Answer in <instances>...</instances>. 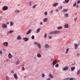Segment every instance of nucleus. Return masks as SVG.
Listing matches in <instances>:
<instances>
[{
    "label": "nucleus",
    "instance_id": "4d7b16f0",
    "mask_svg": "<svg viewBox=\"0 0 80 80\" xmlns=\"http://www.w3.org/2000/svg\"><path fill=\"white\" fill-rule=\"evenodd\" d=\"M40 24L41 25H42V22H40Z\"/></svg>",
    "mask_w": 80,
    "mask_h": 80
},
{
    "label": "nucleus",
    "instance_id": "09e8293b",
    "mask_svg": "<svg viewBox=\"0 0 80 80\" xmlns=\"http://www.w3.org/2000/svg\"><path fill=\"white\" fill-rule=\"evenodd\" d=\"M11 73H14V71H12L11 72Z\"/></svg>",
    "mask_w": 80,
    "mask_h": 80
},
{
    "label": "nucleus",
    "instance_id": "5fc2aeb1",
    "mask_svg": "<svg viewBox=\"0 0 80 80\" xmlns=\"http://www.w3.org/2000/svg\"><path fill=\"white\" fill-rule=\"evenodd\" d=\"M51 61L52 62V61H53V59H51Z\"/></svg>",
    "mask_w": 80,
    "mask_h": 80
},
{
    "label": "nucleus",
    "instance_id": "052dcab7",
    "mask_svg": "<svg viewBox=\"0 0 80 80\" xmlns=\"http://www.w3.org/2000/svg\"><path fill=\"white\" fill-rule=\"evenodd\" d=\"M63 80H66V79H64Z\"/></svg>",
    "mask_w": 80,
    "mask_h": 80
},
{
    "label": "nucleus",
    "instance_id": "a19ab883",
    "mask_svg": "<svg viewBox=\"0 0 80 80\" xmlns=\"http://www.w3.org/2000/svg\"><path fill=\"white\" fill-rule=\"evenodd\" d=\"M52 37L49 36L48 37V38H49V39H51Z\"/></svg>",
    "mask_w": 80,
    "mask_h": 80
},
{
    "label": "nucleus",
    "instance_id": "13d9d810",
    "mask_svg": "<svg viewBox=\"0 0 80 80\" xmlns=\"http://www.w3.org/2000/svg\"><path fill=\"white\" fill-rule=\"evenodd\" d=\"M55 11H56V12H58V10L56 9Z\"/></svg>",
    "mask_w": 80,
    "mask_h": 80
},
{
    "label": "nucleus",
    "instance_id": "603ef678",
    "mask_svg": "<svg viewBox=\"0 0 80 80\" xmlns=\"http://www.w3.org/2000/svg\"><path fill=\"white\" fill-rule=\"evenodd\" d=\"M66 2H65V1H64L63 2V3H65Z\"/></svg>",
    "mask_w": 80,
    "mask_h": 80
},
{
    "label": "nucleus",
    "instance_id": "c03bdc74",
    "mask_svg": "<svg viewBox=\"0 0 80 80\" xmlns=\"http://www.w3.org/2000/svg\"><path fill=\"white\" fill-rule=\"evenodd\" d=\"M36 7V6L35 5L33 6L32 7L33 8H35Z\"/></svg>",
    "mask_w": 80,
    "mask_h": 80
},
{
    "label": "nucleus",
    "instance_id": "6e6552de",
    "mask_svg": "<svg viewBox=\"0 0 80 80\" xmlns=\"http://www.w3.org/2000/svg\"><path fill=\"white\" fill-rule=\"evenodd\" d=\"M68 69V67H64L63 69V71H65L66 70H67Z\"/></svg>",
    "mask_w": 80,
    "mask_h": 80
},
{
    "label": "nucleus",
    "instance_id": "b1692460",
    "mask_svg": "<svg viewBox=\"0 0 80 80\" xmlns=\"http://www.w3.org/2000/svg\"><path fill=\"white\" fill-rule=\"evenodd\" d=\"M68 11V9H65L62 10V12H67Z\"/></svg>",
    "mask_w": 80,
    "mask_h": 80
},
{
    "label": "nucleus",
    "instance_id": "aec40b11",
    "mask_svg": "<svg viewBox=\"0 0 80 80\" xmlns=\"http://www.w3.org/2000/svg\"><path fill=\"white\" fill-rule=\"evenodd\" d=\"M64 17H66V18H67V17H68V13L65 14V15H64Z\"/></svg>",
    "mask_w": 80,
    "mask_h": 80
},
{
    "label": "nucleus",
    "instance_id": "37998d69",
    "mask_svg": "<svg viewBox=\"0 0 80 80\" xmlns=\"http://www.w3.org/2000/svg\"><path fill=\"white\" fill-rule=\"evenodd\" d=\"M77 18H76L74 19V21L75 22H76V21H77Z\"/></svg>",
    "mask_w": 80,
    "mask_h": 80
},
{
    "label": "nucleus",
    "instance_id": "c85d7f7f",
    "mask_svg": "<svg viewBox=\"0 0 80 80\" xmlns=\"http://www.w3.org/2000/svg\"><path fill=\"white\" fill-rule=\"evenodd\" d=\"M20 63V61H18L16 62V65H18V64H19V63Z\"/></svg>",
    "mask_w": 80,
    "mask_h": 80
},
{
    "label": "nucleus",
    "instance_id": "a211bd4d",
    "mask_svg": "<svg viewBox=\"0 0 80 80\" xmlns=\"http://www.w3.org/2000/svg\"><path fill=\"white\" fill-rule=\"evenodd\" d=\"M37 56L38 58H40V57H41V54H40L39 53H38L37 54Z\"/></svg>",
    "mask_w": 80,
    "mask_h": 80
},
{
    "label": "nucleus",
    "instance_id": "0eeeda50",
    "mask_svg": "<svg viewBox=\"0 0 80 80\" xmlns=\"http://www.w3.org/2000/svg\"><path fill=\"white\" fill-rule=\"evenodd\" d=\"M8 45V43L7 42H5L3 43V45H4V46H6V47H7Z\"/></svg>",
    "mask_w": 80,
    "mask_h": 80
},
{
    "label": "nucleus",
    "instance_id": "39448f33",
    "mask_svg": "<svg viewBox=\"0 0 80 80\" xmlns=\"http://www.w3.org/2000/svg\"><path fill=\"white\" fill-rule=\"evenodd\" d=\"M2 27L4 28H7V26L5 24H3L2 25Z\"/></svg>",
    "mask_w": 80,
    "mask_h": 80
},
{
    "label": "nucleus",
    "instance_id": "c9c22d12",
    "mask_svg": "<svg viewBox=\"0 0 80 80\" xmlns=\"http://www.w3.org/2000/svg\"><path fill=\"white\" fill-rule=\"evenodd\" d=\"M56 67H58V64H57L55 65Z\"/></svg>",
    "mask_w": 80,
    "mask_h": 80
},
{
    "label": "nucleus",
    "instance_id": "5701e85b",
    "mask_svg": "<svg viewBox=\"0 0 80 80\" xmlns=\"http://www.w3.org/2000/svg\"><path fill=\"white\" fill-rule=\"evenodd\" d=\"M8 57L9 58H11L12 57V55L10 53H9L8 55Z\"/></svg>",
    "mask_w": 80,
    "mask_h": 80
},
{
    "label": "nucleus",
    "instance_id": "bf43d9fd",
    "mask_svg": "<svg viewBox=\"0 0 80 80\" xmlns=\"http://www.w3.org/2000/svg\"><path fill=\"white\" fill-rule=\"evenodd\" d=\"M6 24H7V25H8V24H9V23L8 22V23H6Z\"/></svg>",
    "mask_w": 80,
    "mask_h": 80
},
{
    "label": "nucleus",
    "instance_id": "338daca9",
    "mask_svg": "<svg viewBox=\"0 0 80 80\" xmlns=\"http://www.w3.org/2000/svg\"><path fill=\"white\" fill-rule=\"evenodd\" d=\"M3 50H5V49H3Z\"/></svg>",
    "mask_w": 80,
    "mask_h": 80
},
{
    "label": "nucleus",
    "instance_id": "a18cd8bd",
    "mask_svg": "<svg viewBox=\"0 0 80 80\" xmlns=\"http://www.w3.org/2000/svg\"><path fill=\"white\" fill-rule=\"evenodd\" d=\"M22 70H23V71H24V70H25V68H22Z\"/></svg>",
    "mask_w": 80,
    "mask_h": 80
},
{
    "label": "nucleus",
    "instance_id": "7ed1b4c3",
    "mask_svg": "<svg viewBox=\"0 0 80 80\" xmlns=\"http://www.w3.org/2000/svg\"><path fill=\"white\" fill-rule=\"evenodd\" d=\"M13 76L15 79H16V80L18 79V76H17V75L16 73H14L13 74Z\"/></svg>",
    "mask_w": 80,
    "mask_h": 80
},
{
    "label": "nucleus",
    "instance_id": "473e14b6",
    "mask_svg": "<svg viewBox=\"0 0 80 80\" xmlns=\"http://www.w3.org/2000/svg\"><path fill=\"white\" fill-rule=\"evenodd\" d=\"M6 80H9V78L8 76H7L6 77Z\"/></svg>",
    "mask_w": 80,
    "mask_h": 80
},
{
    "label": "nucleus",
    "instance_id": "58836bf2",
    "mask_svg": "<svg viewBox=\"0 0 80 80\" xmlns=\"http://www.w3.org/2000/svg\"><path fill=\"white\" fill-rule=\"evenodd\" d=\"M47 34L45 33V34L44 36V38H46V37H47Z\"/></svg>",
    "mask_w": 80,
    "mask_h": 80
},
{
    "label": "nucleus",
    "instance_id": "49530a36",
    "mask_svg": "<svg viewBox=\"0 0 80 80\" xmlns=\"http://www.w3.org/2000/svg\"><path fill=\"white\" fill-rule=\"evenodd\" d=\"M2 51H0V54H2Z\"/></svg>",
    "mask_w": 80,
    "mask_h": 80
},
{
    "label": "nucleus",
    "instance_id": "423d86ee",
    "mask_svg": "<svg viewBox=\"0 0 80 80\" xmlns=\"http://www.w3.org/2000/svg\"><path fill=\"white\" fill-rule=\"evenodd\" d=\"M64 27L65 28H68V24H66L64 25Z\"/></svg>",
    "mask_w": 80,
    "mask_h": 80
},
{
    "label": "nucleus",
    "instance_id": "864d4df0",
    "mask_svg": "<svg viewBox=\"0 0 80 80\" xmlns=\"http://www.w3.org/2000/svg\"><path fill=\"white\" fill-rule=\"evenodd\" d=\"M60 8L61 9H62V6H61Z\"/></svg>",
    "mask_w": 80,
    "mask_h": 80
},
{
    "label": "nucleus",
    "instance_id": "c756f323",
    "mask_svg": "<svg viewBox=\"0 0 80 80\" xmlns=\"http://www.w3.org/2000/svg\"><path fill=\"white\" fill-rule=\"evenodd\" d=\"M69 80H75V78H72L69 79Z\"/></svg>",
    "mask_w": 80,
    "mask_h": 80
},
{
    "label": "nucleus",
    "instance_id": "f704fd0d",
    "mask_svg": "<svg viewBox=\"0 0 80 80\" xmlns=\"http://www.w3.org/2000/svg\"><path fill=\"white\" fill-rule=\"evenodd\" d=\"M69 1V0H65V2L66 3H68Z\"/></svg>",
    "mask_w": 80,
    "mask_h": 80
},
{
    "label": "nucleus",
    "instance_id": "de8ad7c7",
    "mask_svg": "<svg viewBox=\"0 0 80 80\" xmlns=\"http://www.w3.org/2000/svg\"><path fill=\"white\" fill-rule=\"evenodd\" d=\"M46 80H50V78H47Z\"/></svg>",
    "mask_w": 80,
    "mask_h": 80
},
{
    "label": "nucleus",
    "instance_id": "8fccbe9b",
    "mask_svg": "<svg viewBox=\"0 0 80 80\" xmlns=\"http://www.w3.org/2000/svg\"><path fill=\"white\" fill-rule=\"evenodd\" d=\"M53 11H51L50 13H53Z\"/></svg>",
    "mask_w": 80,
    "mask_h": 80
},
{
    "label": "nucleus",
    "instance_id": "ddd939ff",
    "mask_svg": "<svg viewBox=\"0 0 80 80\" xmlns=\"http://www.w3.org/2000/svg\"><path fill=\"white\" fill-rule=\"evenodd\" d=\"M13 31L11 30L9 32H8L7 34H10L11 33H13Z\"/></svg>",
    "mask_w": 80,
    "mask_h": 80
},
{
    "label": "nucleus",
    "instance_id": "393cba45",
    "mask_svg": "<svg viewBox=\"0 0 80 80\" xmlns=\"http://www.w3.org/2000/svg\"><path fill=\"white\" fill-rule=\"evenodd\" d=\"M43 21L44 22H46L47 21V18H45L43 19Z\"/></svg>",
    "mask_w": 80,
    "mask_h": 80
},
{
    "label": "nucleus",
    "instance_id": "f3484780",
    "mask_svg": "<svg viewBox=\"0 0 80 80\" xmlns=\"http://www.w3.org/2000/svg\"><path fill=\"white\" fill-rule=\"evenodd\" d=\"M40 29L38 28L37 29L36 31V33H39L40 32Z\"/></svg>",
    "mask_w": 80,
    "mask_h": 80
},
{
    "label": "nucleus",
    "instance_id": "4468645a",
    "mask_svg": "<svg viewBox=\"0 0 80 80\" xmlns=\"http://www.w3.org/2000/svg\"><path fill=\"white\" fill-rule=\"evenodd\" d=\"M32 32V30H29L27 32V35H28L29 33H30Z\"/></svg>",
    "mask_w": 80,
    "mask_h": 80
},
{
    "label": "nucleus",
    "instance_id": "4c0bfd02",
    "mask_svg": "<svg viewBox=\"0 0 80 80\" xmlns=\"http://www.w3.org/2000/svg\"><path fill=\"white\" fill-rule=\"evenodd\" d=\"M76 5H77V3H75L74 4L73 6V7H75V6H76Z\"/></svg>",
    "mask_w": 80,
    "mask_h": 80
},
{
    "label": "nucleus",
    "instance_id": "f257e3e1",
    "mask_svg": "<svg viewBox=\"0 0 80 80\" xmlns=\"http://www.w3.org/2000/svg\"><path fill=\"white\" fill-rule=\"evenodd\" d=\"M60 31H53L52 32H50L49 33L50 35H53V34H57V33H60Z\"/></svg>",
    "mask_w": 80,
    "mask_h": 80
},
{
    "label": "nucleus",
    "instance_id": "4be33fe9",
    "mask_svg": "<svg viewBox=\"0 0 80 80\" xmlns=\"http://www.w3.org/2000/svg\"><path fill=\"white\" fill-rule=\"evenodd\" d=\"M44 47L45 48H48V47H49V45L47 44H46L45 45Z\"/></svg>",
    "mask_w": 80,
    "mask_h": 80
},
{
    "label": "nucleus",
    "instance_id": "9d476101",
    "mask_svg": "<svg viewBox=\"0 0 80 80\" xmlns=\"http://www.w3.org/2000/svg\"><path fill=\"white\" fill-rule=\"evenodd\" d=\"M75 69V67H72L71 68V70L72 72L74 71Z\"/></svg>",
    "mask_w": 80,
    "mask_h": 80
},
{
    "label": "nucleus",
    "instance_id": "e433bc0d",
    "mask_svg": "<svg viewBox=\"0 0 80 80\" xmlns=\"http://www.w3.org/2000/svg\"><path fill=\"white\" fill-rule=\"evenodd\" d=\"M42 77H45V74H42Z\"/></svg>",
    "mask_w": 80,
    "mask_h": 80
},
{
    "label": "nucleus",
    "instance_id": "680f3d73",
    "mask_svg": "<svg viewBox=\"0 0 80 80\" xmlns=\"http://www.w3.org/2000/svg\"><path fill=\"white\" fill-rule=\"evenodd\" d=\"M79 55V53H78V54H77V55Z\"/></svg>",
    "mask_w": 80,
    "mask_h": 80
},
{
    "label": "nucleus",
    "instance_id": "9b49d317",
    "mask_svg": "<svg viewBox=\"0 0 80 80\" xmlns=\"http://www.w3.org/2000/svg\"><path fill=\"white\" fill-rule=\"evenodd\" d=\"M75 48L76 50L78 48V44H74Z\"/></svg>",
    "mask_w": 80,
    "mask_h": 80
},
{
    "label": "nucleus",
    "instance_id": "ea45409f",
    "mask_svg": "<svg viewBox=\"0 0 80 80\" xmlns=\"http://www.w3.org/2000/svg\"><path fill=\"white\" fill-rule=\"evenodd\" d=\"M79 3H80V0L78 1H77L78 4H79Z\"/></svg>",
    "mask_w": 80,
    "mask_h": 80
},
{
    "label": "nucleus",
    "instance_id": "2f4dec72",
    "mask_svg": "<svg viewBox=\"0 0 80 80\" xmlns=\"http://www.w3.org/2000/svg\"><path fill=\"white\" fill-rule=\"evenodd\" d=\"M32 39H35V37L33 36V35H32Z\"/></svg>",
    "mask_w": 80,
    "mask_h": 80
},
{
    "label": "nucleus",
    "instance_id": "f8f14e48",
    "mask_svg": "<svg viewBox=\"0 0 80 80\" xmlns=\"http://www.w3.org/2000/svg\"><path fill=\"white\" fill-rule=\"evenodd\" d=\"M23 40H24L25 42H27V41H28V38H23Z\"/></svg>",
    "mask_w": 80,
    "mask_h": 80
},
{
    "label": "nucleus",
    "instance_id": "dca6fc26",
    "mask_svg": "<svg viewBox=\"0 0 80 80\" xmlns=\"http://www.w3.org/2000/svg\"><path fill=\"white\" fill-rule=\"evenodd\" d=\"M22 38L20 37V35H19L17 38V40H21Z\"/></svg>",
    "mask_w": 80,
    "mask_h": 80
},
{
    "label": "nucleus",
    "instance_id": "bb28decb",
    "mask_svg": "<svg viewBox=\"0 0 80 80\" xmlns=\"http://www.w3.org/2000/svg\"><path fill=\"white\" fill-rule=\"evenodd\" d=\"M80 73V69L78 71V72H77V75H79V74Z\"/></svg>",
    "mask_w": 80,
    "mask_h": 80
},
{
    "label": "nucleus",
    "instance_id": "79ce46f5",
    "mask_svg": "<svg viewBox=\"0 0 80 80\" xmlns=\"http://www.w3.org/2000/svg\"><path fill=\"white\" fill-rule=\"evenodd\" d=\"M31 2H32L31 1H30L29 3L30 6H31Z\"/></svg>",
    "mask_w": 80,
    "mask_h": 80
},
{
    "label": "nucleus",
    "instance_id": "0e129e2a",
    "mask_svg": "<svg viewBox=\"0 0 80 80\" xmlns=\"http://www.w3.org/2000/svg\"><path fill=\"white\" fill-rule=\"evenodd\" d=\"M18 6H20V5H18Z\"/></svg>",
    "mask_w": 80,
    "mask_h": 80
},
{
    "label": "nucleus",
    "instance_id": "72a5a7b5",
    "mask_svg": "<svg viewBox=\"0 0 80 80\" xmlns=\"http://www.w3.org/2000/svg\"><path fill=\"white\" fill-rule=\"evenodd\" d=\"M44 13L45 15H47L48 13L47 12H45Z\"/></svg>",
    "mask_w": 80,
    "mask_h": 80
},
{
    "label": "nucleus",
    "instance_id": "f03ea898",
    "mask_svg": "<svg viewBox=\"0 0 80 80\" xmlns=\"http://www.w3.org/2000/svg\"><path fill=\"white\" fill-rule=\"evenodd\" d=\"M34 44L35 45H37V46H38L39 48H41V45L40 43H38L37 42H35Z\"/></svg>",
    "mask_w": 80,
    "mask_h": 80
},
{
    "label": "nucleus",
    "instance_id": "7c9ffc66",
    "mask_svg": "<svg viewBox=\"0 0 80 80\" xmlns=\"http://www.w3.org/2000/svg\"><path fill=\"white\" fill-rule=\"evenodd\" d=\"M15 12H16V13H19L20 12V11L18 10H16L15 11Z\"/></svg>",
    "mask_w": 80,
    "mask_h": 80
},
{
    "label": "nucleus",
    "instance_id": "412c9836",
    "mask_svg": "<svg viewBox=\"0 0 80 80\" xmlns=\"http://www.w3.org/2000/svg\"><path fill=\"white\" fill-rule=\"evenodd\" d=\"M63 27L62 26H59L57 28L58 30H60V29H62Z\"/></svg>",
    "mask_w": 80,
    "mask_h": 80
},
{
    "label": "nucleus",
    "instance_id": "3c124183",
    "mask_svg": "<svg viewBox=\"0 0 80 80\" xmlns=\"http://www.w3.org/2000/svg\"><path fill=\"white\" fill-rule=\"evenodd\" d=\"M76 8H78V5H77L76 6Z\"/></svg>",
    "mask_w": 80,
    "mask_h": 80
},
{
    "label": "nucleus",
    "instance_id": "a878e982",
    "mask_svg": "<svg viewBox=\"0 0 80 80\" xmlns=\"http://www.w3.org/2000/svg\"><path fill=\"white\" fill-rule=\"evenodd\" d=\"M68 51H69V49L68 48H67L66 49V53L67 54V53H68Z\"/></svg>",
    "mask_w": 80,
    "mask_h": 80
},
{
    "label": "nucleus",
    "instance_id": "6e6d98bb",
    "mask_svg": "<svg viewBox=\"0 0 80 80\" xmlns=\"http://www.w3.org/2000/svg\"><path fill=\"white\" fill-rule=\"evenodd\" d=\"M66 80H68L69 79V78H66Z\"/></svg>",
    "mask_w": 80,
    "mask_h": 80
},
{
    "label": "nucleus",
    "instance_id": "1a4fd4ad",
    "mask_svg": "<svg viewBox=\"0 0 80 80\" xmlns=\"http://www.w3.org/2000/svg\"><path fill=\"white\" fill-rule=\"evenodd\" d=\"M58 5V3H54L52 4V6L53 7H56V6H57Z\"/></svg>",
    "mask_w": 80,
    "mask_h": 80
},
{
    "label": "nucleus",
    "instance_id": "69168bd1",
    "mask_svg": "<svg viewBox=\"0 0 80 80\" xmlns=\"http://www.w3.org/2000/svg\"><path fill=\"white\" fill-rule=\"evenodd\" d=\"M26 77L25 76L24 77V78H26Z\"/></svg>",
    "mask_w": 80,
    "mask_h": 80
},
{
    "label": "nucleus",
    "instance_id": "6ab92c4d",
    "mask_svg": "<svg viewBox=\"0 0 80 80\" xmlns=\"http://www.w3.org/2000/svg\"><path fill=\"white\" fill-rule=\"evenodd\" d=\"M57 63V61L56 60H54L53 62V65H55Z\"/></svg>",
    "mask_w": 80,
    "mask_h": 80
},
{
    "label": "nucleus",
    "instance_id": "cd10ccee",
    "mask_svg": "<svg viewBox=\"0 0 80 80\" xmlns=\"http://www.w3.org/2000/svg\"><path fill=\"white\" fill-rule=\"evenodd\" d=\"M13 22H10V26H13Z\"/></svg>",
    "mask_w": 80,
    "mask_h": 80
},
{
    "label": "nucleus",
    "instance_id": "20e7f679",
    "mask_svg": "<svg viewBox=\"0 0 80 80\" xmlns=\"http://www.w3.org/2000/svg\"><path fill=\"white\" fill-rule=\"evenodd\" d=\"M3 10H4V11L7 10H8V7L7 6H4L3 8Z\"/></svg>",
    "mask_w": 80,
    "mask_h": 80
},
{
    "label": "nucleus",
    "instance_id": "e2e57ef3",
    "mask_svg": "<svg viewBox=\"0 0 80 80\" xmlns=\"http://www.w3.org/2000/svg\"><path fill=\"white\" fill-rule=\"evenodd\" d=\"M77 13H76V15H77Z\"/></svg>",
    "mask_w": 80,
    "mask_h": 80
},
{
    "label": "nucleus",
    "instance_id": "2eb2a0df",
    "mask_svg": "<svg viewBox=\"0 0 80 80\" xmlns=\"http://www.w3.org/2000/svg\"><path fill=\"white\" fill-rule=\"evenodd\" d=\"M49 77L51 78H53V76L50 73L49 75Z\"/></svg>",
    "mask_w": 80,
    "mask_h": 80
}]
</instances>
